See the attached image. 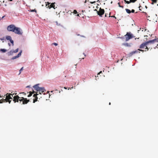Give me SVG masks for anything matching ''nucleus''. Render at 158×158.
<instances>
[{"mask_svg":"<svg viewBox=\"0 0 158 158\" xmlns=\"http://www.w3.org/2000/svg\"><path fill=\"white\" fill-rule=\"evenodd\" d=\"M111 17L115 18L116 19V17L115 16H111Z\"/></svg>","mask_w":158,"mask_h":158,"instance_id":"f704fd0d","label":"nucleus"},{"mask_svg":"<svg viewBox=\"0 0 158 158\" xmlns=\"http://www.w3.org/2000/svg\"><path fill=\"white\" fill-rule=\"evenodd\" d=\"M83 54L84 55L85 57L86 56L84 53H83Z\"/></svg>","mask_w":158,"mask_h":158,"instance_id":"79ce46f5","label":"nucleus"},{"mask_svg":"<svg viewBox=\"0 0 158 158\" xmlns=\"http://www.w3.org/2000/svg\"><path fill=\"white\" fill-rule=\"evenodd\" d=\"M23 67H22L19 70V74H20L21 73V72L23 70Z\"/></svg>","mask_w":158,"mask_h":158,"instance_id":"5701e85b","label":"nucleus"},{"mask_svg":"<svg viewBox=\"0 0 158 158\" xmlns=\"http://www.w3.org/2000/svg\"><path fill=\"white\" fill-rule=\"evenodd\" d=\"M104 12L105 11L104 9H101V8H100L99 11H97V13L98 15L101 17H102V15L104 14Z\"/></svg>","mask_w":158,"mask_h":158,"instance_id":"0eeeda50","label":"nucleus"},{"mask_svg":"<svg viewBox=\"0 0 158 158\" xmlns=\"http://www.w3.org/2000/svg\"><path fill=\"white\" fill-rule=\"evenodd\" d=\"M13 101L14 103L19 102L21 104H27L30 101L29 99L27 100V98L23 97H20L18 95L15 96L13 99Z\"/></svg>","mask_w":158,"mask_h":158,"instance_id":"f03ea898","label":"nucleus"},{"mask_svg":"<svg viewBox=\"0 0 158 158\" xmlns=\"http://www.w3.org/2000/svg\"><path fill=\"white\" fill-rule=\"evenodd\" d=\"M13 1V0H8V2H9V1Z\"/></svg>","mask_w":158,"mask_h":158,"instance_id":"4c0bfd02","label":"nucleus"},{"mask_svg":"<svg viewBox=\"0 0 158 158\" xmlns=\"http://www.w3.org/2000/svg\"><path fill=\"white\" fill-rule=\"evenodd\" d=\"M124 1H125V2H126V3H127V4H129L131 2L130 0V1H126V0H125Z\"/></svg>","mask_w":158,"mask_h":158,"instance_id":"6ab92c4d","label":"nucleus"},{"mask_svg":"<svg viewBox=\"0 0 158 158\" xmlns=\"http://www.w3.org/2000/svg\"><path fill=\"white\" fill-rule=\"evenodd\" d=\"M12 93V92H11ZM14 94H12L7 93L6 94V96L5 99L3 98L2 99V102H8L9 103H10L11 100H13V98L14 96H13Z\"/></svg>","mask_w":158,"mask_h":158,"instance_id":"20e7f679","label":"nucleus"},{"mask_svg":"<svg viewBox=\"0 0 158 158\" xmlns=\"http://www.w3.org/2000/svg\"><path fill=\"white\" fill-rule=\"evenodd\" d=\"M52 44H54V45H55L56 46H57L58 45V44L56 43H53Z\"/></svg>","mask_w":158,"mask_h":158,"instance_id":"bb28decb","label":"nucleus"},{"mask_svg":"<svg viewBox=\"0 0 158 158\" xmlns=\"http://www.w3.org/2000/svg\"><path fill=\"white\" fill-rule=\"evenodd\" d=\"M10 41V43L12 44V46H13L14 45V41L12 40H11Z\"/></svg>","mask_w":158,"mask_h":158,"instance_id":"a211bd4d","label":"nucleus"},{"mask_svg":"<svg viewBox=\"0 0 158 158\" xmlns=\"http://www.w3.org/2000/svg\"><path fill=\"white\" fill-rule=\"evenodd\" d=\"M156 47L158 48V44H157V46H156Z\"/></svg>","mask_w":158,"mask_h":158,"instance_id":"e433bc0d","label":"nucleus"},{"mask_svg":"<svg viewBox=\"0 0 158 158\" xmlns=\"http://www.w3.org/2000/svg\"><path fill=\"white\" fill-rule=\"evenodd\" d=\"M73 13L74 14H76L77 13V11L76 10H74V11H73Z\"/></svg>","mask_w":158,"mask_h":158,"instance_id":"393cba45","label":"nucleus"},{"mask_svg":"<svg viewBox=\"0 0 158 158\" xmlns=\"http://www.w3.org/2000/svg\"><path fill=\"white\" fill-rule=\"evenodd\" d=\"M3 102H2V99L1 100H0V103H2Z\"/></svg>","mask_w":158,"mask_h":158,"instance_id":"473e14b6","label":"nucleus"},{"mask_svg":"<svg viewBox=\"0 0 158 158\" xmlns=\"http://www.w3.org/2000/svg\"><path fill=\"white\" fill-rule=\"evenodd\" d=\"M131 12L132 13H134L135 12V10L133 9L131 11Z\"/></svg>","mask_w":158,"mask_h":158,"instance_id":"c756f323","label":"nucleus"},{"mask_svg":"<svg viewBox=\"0 0 158 158\" xmlns=\"http://www.w3.org/2000/svg\"><path fill=\"white\" fill-rule=\"evenodd\" d=\"M64 89H67V88H66V87H64Z\"/></svg>","mask_w":158,"mask_h":158,"instance_id":"de8ad7c7","label":"nucleus"},{"mask_svg":"<svg viewBox=\"0 0 158 158\" xmlns=\"http://www.w3.org/2000/svg\"><path fill=\"white\" fill-rule=\"evenodd\" d=\"M6 40L10 41L12 40L11 37L9 35L6 36Z\"/></svg>","mask_w":158,"mask_h":158,"instance_id":"ddd939ff","label":"nucleus"},{"mask_svg":"<svg viewBox=\"0 0 158 158\" xmlns=\"http://www.w3.org/2000/svg\"><path fill=\"white\" fill-rule=\"evenodd\" d=\"M90 2L91 4H93V3H95L96 1H94V2Z\"/></svg>","mask_w":158,"mask_h":158,"instance_id":"c85d7f7f","label":"nucleus"},{"mask_svg":"<svg viewBox=\"0 0 158 158\" xmlns=\"http://www.w3.org/2000/svg\"><path fill=\"white\" fill-rule=\"evenodd\" d=\"M131 2H134L136 1H137V0H130Z\"/></svg>","mask_w":158,"mask_h":158,"instance_id":"a878e982","label":"nucleus"},{"mask_svg":"<svg viewBox=\"0 0 158 158\" xmlns=\"http://www.w3.org/2000/svg\"><path fill=\"white\" fill-rule=\"evenodd\" d=\"M139 48L141 49L145 48V50L144 51H148L149 48L147 46V42L143 43L141 44Z\"/></svg>","mask_w":158,"mask_h":158,"instance_id":"39448f33","label":"nucleus"},{"mask_svg":"<svg viewBox=\"0 0 158 158\" xmlns=\"http://www.w3.org/2000/svg\"><path fill=\"white\" fill-rule=\"evenodd\" d=\"M29 87V86H27L26 87Z\"/></svg>","mask_w":158,"mask_h":158,"instance_id":"a18cd8bd","label":"nucleus"},{"mask_svg":"<svg viewBox=\"0 0 158 158\" xmlns=\"http://www.w3.org/2000/svg\"><path fill=\"white\" fill-rule=\"evenodd\" d=\"M20 94H23V95H26V94L25 93H24V92H23V93H19Z\"/></svg>","mask_w":158,"mask_h":158,"instance_id":"2f4dec72","label":"nucleus"},{"mask_svg":"<svg viewBox=\"0 0 158 158\" xmlns=\"http://www.w3.org/2000/svg\"><path fill=\"white\" fill-rule=\"evenodd\" d=\"M55 3H52L50 5H48V7L49 8H53L54 9H55Z\"/></svg>","mask_w":158,"mask_h":158,"instance_id":"9b49d317","label":"nucleus"},{"mask_svg":"<svg viewBox=\"0 0 158 158\" xmlns=\"http://www.w3.org/2000/svg\"><path fill=\"white\" fill-rule=\"evenodd\" d=\"M22 52H19V54L17 55L18 57H19L21 55Z\"/></svg>","mask_w":158,"mask_h":158,"instance_id":"412c9836","label":"nucleus"},{"mask_svg":"<svg viewBox=\"0 0 158 158\" xmlns=\"http://www.w3.org/2000/svg\"><path fill=\"white\" fill-rule=\"evenodd\" d=\"M13 94H14V95L15 94V95H16L17 94V93H16L15 94V93H14Z\"/></svg>","mask_w":158,"mask_h":158,"instance_id":"37998d69","label":"nucleus"},{"mask_svg":"<svg viewBox=\"0 0 158 158\" xmlns=\"http://www.w3.org/2000/svg\"><path fill=\"white\" fill-rule=\"evenodd\" d=\"M30 11L31 12H35L36 13L37 12V11L35 9L31 10Z\"/></svg>","mask_w":158,"mask_h":158,"instance_id":"b1692460","label":"nucleus"},{"mask_svg":"<svg viewBox=\"0 0 158 158\" xmlns=\"http://www.w3.org/2000/svg\"><path fill=\"white\" fill-rule=\"evenodd\" d=\"M18 58V57L17 56H13V58H12V59H16V58Z\"/></svg>","mask_w":158,"mask_h":158,"instance_id":"4be33fe9","label":"nucleus"},{"mask_svg":"<svg viewBox=\"0 0 158 158\" xmlns=\"http://www.w3.org/2000/svg\"><path fill=\"white\" fill-rule=\"evenodd\" d=\"M0 50L3 52H5L6 51V50L4 49H1Z\"/></svg>","mask_w":158,"mask_h":158,"instance_id":"f3484780","label":"nucleus"},{"mask_svg":"<svg viewBox=\"0 0 158 158\" xmlns=\"http://www.w3.org/2000/svg\"><path fill=\"white\" fill-rule=\"evenodd\" d=\"M110 13L109 17H110Z\"/></svg>","mask_w":158,"mask_h":158,"instance_id":"c03bdc74","label":"nucleus"},{"mask_svg":"<svg viewBox=\"0 0 158 158\" xmlns=\"http://www.w3.org/2000/svg\"><path fill=\"white\" fill-rule=\"evenodd\" d=\"M102 73V71H100V72H99V73L98 74H100V73Z\"/></svg>","mask_w":158,"mask_h":158,"instance_id":"c9c22d12","label":"nucleus"},{"mask_svg":"<svg viewBox=\"0 0 158 158\" xmlns=\"http://www.w3.org/2000/svg\"><path fill=\"white\" fill-rule=\"evenodd\" d=\"M35 93V92L34 91H33L32 92H30V94L27 96L28 97H31V96H32V94Z\"/></svg>","mask_w":158,"mask_h":158,"instance_id":"dca6fc26","label":"nucleus"},{"mask_svg":"<svg viewBox=\"0 0 158 158\" xmlns=\"http://www.w3.org/2000/svg\"><path fill=\"white\" fill-rule=\"evenodd\" d=\"M140 7H141V6H139V8H140Z\"/></svg>","mask_w":158,"mask_h":158,"instance_id":"3c124183","label":"nucleus"},{"mask_svg":"<svg viewBox=\"0 0 158 158\" xmlns=\"http://www.w3.org/2000/svg\"><path fill=\"white\" fill-rule=\"evenodd\" d=\"M72 88H72H73V87H71V88H69L68 89H71Z\"/></svg>","mask_w":158,"mask_h":158,"instance_id":"58836bf2","label":"nucleus"},{"mask_svg":"<svg viewBox=\"0 0 158 158\" xmlns=\"http://www.w3.org/2000/svg\"><path fill=\"white\" fill-rule=\"evenodd\" d=\"M118 4L119 5V7H121L123 8V6H120L119 5V3H118Z\"/></svg>","mask_w":158,"mask_h":158,"instance_id":"7c9ffc66","label":"nucleus"},{"mask_svg":"<svg viewBox=\"0 0 158 158\" xmlns=\"http://www.w3.org/2000/svg\"><path fill=\"white\" fill-rule=\"evenodd\" d=\"M126 38V40L128 41L129 39L133 37L132 35L130 33L127 32V34L125 35Z\"/></svg>","mask_w":158,"mask_h":158,"instance_id":"423d86ee","label":"nucleus"},{"mask_svg":"<svg viewBox=\"0 0 158 158\" xmlns=\"http://www.w3.org/2000/svg\"><path fill=\"white\" fill-rule=\"evenodd\" d=\"M126 12L128 14H130L131 13V11L130 10L128 9H125Z\"/></svg>","mask_w":158,"mask_h":158,"instance_id":"2eb2a0df","label":"nucleus"},{"mask_svg":"<svg viewBox=\"0 0 158 158\" xmlns=\"http://www.w3.org/2000/svg\"><path fill=\"white\" fill-rule=\"evenodd\" d=\"M38 95V94H34V95H33V97H34L35 98H34V99H33V103H35L36 102L37 100V99H38V97H37V95Z\"/></svg>","mask_w":158,"mask_h":158,"instance_id":"9d476101","label":"nucleus"},{"mask_svg":"<svg viewBox=\"0 0 158 158\" xmlns=\"http://www.w3.org/2000/svg\"><path fill=\"white\" fill-rule=\"evenodd\" d=\"M77 16H79V14H78Z\"/></svg>","mask_w":158,"mask_h":158,"instance_id":"603ef678","label":"nucleus"},{"mask_svg":"<svg viewBox=\"0 0 158 158\" xmlns=\"http://www.w3.org/2000/svg\"><path fill=\"white\" fill-rule=\"evenodd\" d=\"M86 2V0H85V3Z\"/></svg>","mask_w":158,"mask_h":158,"instance_id":"8fccbe9b","label":"nucleus"},{"mask_svg":"<svg viewBox=\"0 0 158 158\" xmlns=\"http://www.w3.org/2000/svg\"><path fill=\"white\" fill-rule=\"evenodd\" d=\"M8 45H9L10 46V43H8Z\"/></svg>","mask_w":158,"mask_h":158,"instance_id":"a19ab883","label":"nucleus"},{"mask_svg":"<svg viewBox=\"0 0 158 158\" xmlns=\"http://www.w3.org/2000/svg\"><path fill=\"white\" fill-rule=\"evenodd\" d=\"M7 30L9 31L14 32L18 35H22L23 31L20 28L16 27L14 24H11L8 26L7 28Z\"/></svg>","mask_w":158,"mask_h":158,"instance_id":"f257e3e1","label":"nucleus"},{"mask_svg":"<svg viewBox=\"0 0 158 158\" xmlns=\"http://www.w3.org/2000/svg\"><path fill=\"white\" fill-rule=\"evenodd\" d=\"M44 89L43 87H40L38 91L39 92V94H41L40 92L42 93L44 92Z\"/></svg>","mask_w":158,"mask_h":158,"instance_id":"f8f14e48","label":"nucleus"},{"mask_svg":"<svg viewBox=\"0 0 158 158\" xmlns=\"http://www.w3.org/2000/svg\"><path fill=\"white\" fill-rule=\"evenodd\" d=\"M107 15H106V13L105 15V17H107Z\"/></svg>","mask_w":158,"mask_h":158,"instance_id":"ea45409f","label":"nucleus"},{"mask_svg":"<svg viewBox=\"0 0 158 158\" xmlns=\"http://www.w3.org/2000/svg\"><path fill=\"white\" fill-rule=\"evenodd\" d=\"M158 42V38L155 39L153 40H150L147 41V44L148 48H155V45H156V43Z\"/></svg>","mask_w":158,"mask_h":158,"instance_id":"7ed1b4c3","label":"nucleus"},{"mask_svg":"<svg viewBox=\"0 0 158 158\" xmlns=\"http://www.w3.org/2000/svg\"><path fill=\"white\" fill-rule=\"evenodd\" d=\"M152 2V4H154V3H156L157 2V0H151Z\"/></svg>","mask_w":158,"mask_h":158,"instance_id":"4468645a","label":"nucleus"},{"mask_svg":"<svg viewBox=\"0 0 158 158\" xmlns=\"http://www.w3.org/2000/svg\"><path fill=\"white\" fill-rule=\"evenodd\" d=\"M39 84H37L34 85L33 87L38 92V91L39 89H40V87L38 86V85Z\"/></svg>","mask_w":158,"mask_h":158,"instance_id":"1a4fd4ad","label":"nucleus"},{"mask_svg":"<svg viewBox=\"0 0 158 158\" xmlns=\"http://www.w3.org/2000/svg\"><path fill=\"white\" fill-rule=\"evenodd\" d=\"M3 3H4V1H3Z\"/></svg>","mask_w":158,"mask_h":158,"instance_id":"09e8293b","label":"nucleus"},{"mask_svg":"<svg viewBox=\"0 0 158 158\" xmlns=\"http://www.w3.org/2000/svg\"><path fill=\"white\" fill-rule=\"evenodd\" d=\"M110 104H111V103H110V102L109 103V105H110Z\"/></svg>","mask_w":158,"mask_h":158,"instance_id":"49530a36","label":"nucleus"},{"mask_svg":"<svg viewBox=\"0 0 158 158\" xmlns=\"http://www.w3.org/2000/svg\"><path fill=\"white\" fill-rule=\"evenodd\" d=\"M139 51H142L143 52V50L142 49H138L137 50H135V51H132L131 52H130L129 54V55L130 56H131L137 53H140Z\"/></svg>","mask_w":158,"mask_h":158,"instance_id":"6e6552de","label":"nucleus"},{"mask_svg":"<svg viewBox=\"0 0 158 158\" xmlns=\"http://www.w3.org/2000/svg\"><path fill=\"white\" fill-rule=\"evenodd\" d=\"M5 15L3 16V17H0V21L2 19H3L5 17Z\"/></svg>","mask_w":158,"mask_h":158,"instance_id":"cd10ccee","label":"nucleus"},{"mask_svg":"<svg viewBox=\"0 0 158 158\" xmlns=\"http://www.w3.org/2000/svg\"><path fill=\"white\" fill-rule=\"evenodd\" d=\"M50 4V3L49 2H47V4L49 5Z\"/></svg>","mask_w":158,"mask_h":158,"instance_id":"72a5a7b5","label":"nucleus"},{"mask_svg":"<svg viewBox=\"0 0 158 158\" xmlns=\"http://www.w3.org/2000/svg\"><path fill=\"white\" fill-rule=\"evenodd\" d=\"M18 48H17L14 51H13V52H14V53H16L18 51Z\"/></svg>","mask_w":158,"mask_h":158,"instance_id":"aec40b11","label":"nucleus"}]
</instances>
